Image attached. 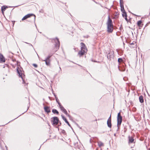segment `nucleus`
<instances>
[{
	"mask_svg": "<svg viewBox=\"0 0 150 150\" xmlns=\"http://www.w3.org/2000/svg\"><path fill=\"white\" fill-rule=\"evenodd\" d=\"M81 50L79 52L77 56L79 57L82 56L83 55L86 54L87 51V49L85 45L83 42L81 43Z\"/></svg>",
	"mask_w": 150,
	"mask_h": 150,
	"instance_id": "obj_1",
	"label": "nucleus"
},
{
	"mask_svg": "<svg viewBox=\"0 0 150 150\" xmlns=\"http://www.w3.org/2000/svg\"><path fill=\"white\" fill-rule=\"evenodd\" d=\"M107 31L109 33H112L113 30L112 21L110 16L108 17V20L107 23Z\"/></svg>",
	"mask_w": 150,
	"mask_h": 150,
	"instance_id": "obj_2",
	"label": "nucleus"
},
{
	"mask_svg": "<svg viewBox=\"0 0 150 150\" xmlns=\"http://www.w3.org/2000/svg\"><path fill=\"white\" fill-rule=\"evenodd\" d=\"M55 42V51H57L59 48L60 45V42L59 39L57 38L54 39L52 40Z\"/></svg>",
	"mask_w": 150,
	"mask_h": 150,
	"instance_id": "obj_3",
	"label": "nucleus"
},
{
	"mask_svg": "<svg viewBox=\"0 0 150 150\" xmlns=\"http://www.w3.org/2000/svg\"><path fill=\"white\" fill-rule=\"evenodd\" d=\"M122 117L120 115V112H119L118 113L117 116V125L118 126L119 125H120L122 123Z\"/></svg>",
	"mask_w": 150,
	"mask_h": 150,
	"instance_id": "obj_4",
	"label": "nucleus"
},
{
	"mask_svg": "<svg viewBox=\"0 0 150 150\" xmlns=\"http://www.w3.org/2000/svg\"><path fill=\"white\" fill-rule=\"evenodd\" d=\"M51 119H52L51 121L52 123V125H56L58 124L59 120L57 117H53Z\"/></svg>",
	"mask_w": 150,
	"mask_h": 150,
	"instance_id": "obj_5",
	"label": "nucleus"
},
{
	"mask_svg": "<svg viewBox=\"0 0 150 150\" xmlns=\"http://www.w3.org/2000/svg\"><path fill=\"white\" fill-rule=\"evenodd\" d=\"M17 71L20 77H21L22 79V75L23 73V69L21 68L18 67L17 69Z\"/></svg>",
	"mask_w": 150,
	"mask_h": 150,
	"instance_id": "obj_6",
	"label": "nucleus"
},
{
	"mask_svg": "<svg viewBox=\"0 0 150 150\" xmlns=\"http://www.w3.org/2000/svg\"><path fill=\"white\" fill-rule=\"evenodd\" d=\"M128 143L129 144H131L135 143L133 137L129 136L128 137Z\"/></svg>",
	"mask_w": 150,
	"mask_h": 150,
	"instance_id": "obj_7",
	"label": "nucleus"
},
{
	"mask_svg": "<svg viewBox=\"0 0 150 150\" xmlns=\"http://www.w3.org/2000/svg\"><path fill=\"white\" fill-rule=\"evenodd\" d=\"M5 59L3 55L0 53V62H5Z\"/></svg>",
	"mask_w": 150,
	"mask_h": 150,
	"instance_id": "obj_8",
	"label": "nucleus"
},
{
	"mask_svg": "<svg viewBox=\"0 0 150 150\" xmlns=\"http://www.w3.org/2000/svg\"><path fill=\"white\" fill-rule=\"evenodd\" d=\"M60 106L61 108H60L61 110L66 115H68V113L66 109L62 106L60 105Z\"/></svg>",
	"mask_w": 150,
	"mask_h": 150,
	"instance_id": "obj_9",
	"label": "nucleus"
},
{
	"mask_svg": "<svg viewBox=\"0 0 150 150\" xmlns=\"http://www.w3.org/2000/svg\"><path fill=\"white\" fill-rule=\"evenodd\" d=\"M120 5L121 7V10L122 12V13H125L126 12L124 8L123 4H120Z\"/></svg>",
	"mask_w": 150,
	"mask_h": 150,
	"instance_id": "obj_10",
	"label": "nucleus"
},
{
	"mask_svg": "<svg viewBox=\"0 0 150 150\" xmlns=\"http://www.w3.org/2000/svg\"><path fill=\"white\" fill-rule=\"evenodd\" d=\"M44 110L46 112L48 113L50 112V110L49 107H44Z\"/></svg>",
	"mask_w": 150,
	"mask_h": 150,
	"instance_id": "obj_11",
	"label": "nucleus"
},
{
	"mask_svg": "<svg viewBox=\"0 0 150 150\" xmlns=\"http://www.w3.org/2000/svg\"><path fill=\"white\" fill-rule=\"evenodd\" d=\"M62 117L63 120H64L65 122L67 123L69 125V123L68 122L66 118L63 115H62Z\"/></svg>",
	"mask_w": 150,
	"mask_h": 150,
	"instance_id": "obj_12",
	"label": "nucleus"
},
{
	"mask_svg": "<svg viewBox=\"0 0 150 150\" xmlns=\"http://www.w3.org/2000/svg\"><path fill=\"white\" fill-rule=\"evenodd\" d=\"M7 8V6H3L1 7V10L3 14H4V11H5Z\"/></svg>",
	"mask_w": 150,
	"mask_h": 150,
	"instance_id": "obj_13",
	"label": "nucleus"
},
{
	"mask_svg": "<svg viewBox=\"0 0 150 150\" xmlns=\"http://www.w3.org/2000/svg\"><path fill=\"white\" fill-rule=\"evenodd\" d=\"M107 124L108 127L111 128V121L107 120Z\"/></svg>",
	"mask_w": 150,
	"mask_h": 150,
	"instance_id": "obj_14",
	"label": "nucleus"
},
{
	"mask_svg": "<svg viewBox=\"0 0 150 150\" xmlns=\"http://www.w3.org/2000/svg\"><path fill=\"white\" fill-rule=\"evenodd\" d=\"M139 101L141 103H143L144 100L143 99V97L142 96H140L139 97Z\"/></svg>",
	"mask_w": 150,
	"mask_h": 150,
	"instance_id": "obj_15",
	"label": "nucleus"
},
{
	"mask_svg": "<svg viewBox=\"0 0 150 150\" xmlns=\"http://www.w3.org/2000/svg\"><path fill=\"white\" fill-rule=\"evenodd\" d=\"M142 23V22L141 21H139L137 22V24L138 26L139 27H142V25H141Z\"/></svg>",
	"mask_w": 150,
	"mask_h": 150,
	"instance_id": "obj_16",
	"label": "nucleus"
},
{
	"mask_svg": "<svg viewBox=\"0 0 150 150\" xmlns=\"http://www.w3.org/2000/svg\"><path fill=\"white\" fill-rule=\"evenodd\" d=\"M43 61H45V62L46 64L47 65H49L50 64V60H43Z\"/></svg>",
	"mask_w": 150,
	"mask_h": 150,
	"instance_id": "obj_17",
	"label": "nucleus"
},
{
	"mask_svg": "<svg viewBox=\"0 0 150 150\" xmlns=\"http://www.w3.org/2000/svg\"><path fill=\"white\" fill-rule=\"evenodd\" d=\"M98 144L99 147L103 146H104L103 144L101 142H98Z\"/></svg>",
	"mask_w": 150,
	"mask_h": 150,
	"instance_id": "obj_18",
	"label": "nucleus"
},
{
	"mask_svg": "<svg viewBox=\"0 0 150 150\" xmlns=\"http://www.w3.org/2000/svg\"><path fill=\"white\" fill-rule=\"evenodd\" d=\"M52 112L54 113H57V114H59L58 112L55 109H53L52 110Z\"/></svg>",
	"mask_w": 150,
	"mask_h": 150,
	"instance_id": "obj_19",
	"label": "nucleus"
},
{
	"mask_svg": "<svg viewBox=\"0 0 150 150\" xmlns=\"http://www.w3.org/2000/svg\"><path fill=\"white\" fill-rule=\"evenodd\" d=\"M130 46L131 48L134 47V43H129Z\"/></svg>",
	"mask_w": 150,
	"mask_h": 150,
	"instance_id": "obj_20",
	"label": "nucleus"
},
{
	"mask_svg": "<svg viewBox=\"0 0 150 150\" xmlns=\"http://www.w3.org/2000/svg\"><path fill=\"white\" fill-rule=\"evenodd\" d=\"M122 16L123 17H127V15L126 13L125 12V13H122Z\"/></svg>",
	"mask_w": 150,
	"mask_h": 150,
	"instance_id": "obj_21",
	"label": "nucleus"
},
{
	"mask_svg": "<svg viewBox=\"0 0 150 150\" xmlns=\"http://www.w3.org/2000/svg\"><path fill=\"white\" fill-rule=\"evenodd\" d=\"M123 61V60L122 58H119L118 59V62L119 63H120L122 62Z\"/></svg>",
	"mask_w": 150,
	"mask_h": 150,
	"instance_id": "obj_22",
	"label": "nucleus"
},
{
	"mask_svg": "<svg viewBox=\"0 0 150 150\" xmlns=\"http://www.w3.org/2000/svg\"><path fill=\"white\" fill-rule=\"evenodd\" d=\"M33 14H28L26 15V16L27 17V18L30 17L31 16H33Z\"/></svg>",
	"mask_w": 150,
	"mask_h": 150,
	"instance_id": "obj_23",
	"label": "nucleus"
},
{
	"mask_svg": "<svg viewBox=\"0 0 150 150\" xmlns=\"http://www.w3.org/2000/svg\"><path fill=\"white\" fill-rule=\"evenodd\" d=\"M51 56L52 55L48 56L47 57L45 60H50V58Z\"/></svg>",
	"mask_w": 150,
	"mask_h": 150,
	"instance_id": "obj_24",
	"label": "nucleus"
},
{
	"mask_svg": "<svg viewBox=\"0 0 150 150\" xmlns=\"http://www.w3.org/2000/svg\"><path fill=\"white\" fill-rule=\"evenodd\" d=\"M27 18V17L26 16H25L22 18V20L23 21V20L26 19Z\"/></svg>",
	"mask_w": 150,
	"mask_h": 150,
	"instance_id": "obj_25",
	"label": "nucleus"
},
{
	"mask_svg": "<svg viewBox=\"0 0 150 150\" xmlns=\"http://www.w3.org/2000/svg\"><path fill=\"white\" fill-rule=\"evenodd\" d=\"M33 65L34 67L35 68H37L38 67V65L36 64H33Z\"/></svg>",
	"mask_w": 150,
	"mask_h": 150,
	"instance_id": "obj_26",
	"label": "nucleus"
},
{
	"mask_svg": "<svg viewBox=\"0 0 150 150\" xmlns=\"http://www.w3.org/2000/svg\"><path fill=\"white\" fill-rule=\"evenodd\" d=\"M120 4H123V0H120Z\"/></svg>",
	"mask_w": 150,
	"mask_h": 150,
	"instance_id": "obj_27",
	"label": "nucleus"
},
{
	"mask_svg": "<svg viewBox=\"0 0 150 150\" xmlns=\"http://www.w3.org/2000/svg\"><path fill=\"white\" fill-rule=\"evenodd\" d=\"M108 121H111V115H110L109 117L108 118Z\"/></svg>",
	"mask_w": 150,
	"mask_h": 150,
	"instance_id": "obj_28",
	"label": "nucleus"
},
{
	"mask_svg": "<svg viewBox=\"0 0 150 150\" xmlns=\"http://www.w3.org/2000/svg\"><path fill=\"white\" fill-rule=\"evenodd\" d=\"M58 104L59 105V107L60 108H61V106H62V105H61V104L59 102H58Z\"/></svg>",
	"mask_w": 150,
	"mask_h": 150,
	"instance_id": "obj_29",
	"label": "nucleus"
},
{
	"mask_svg": "<svg viewBox=\"0 0 150 150\" xmlns=\"http://www.w3.org/2000/svg\"><path fill=\"white\" fill-rule=\"evenodd\" d=\"M125 19L127 21L128 20H127V17H125Z\"/></svg>",
	"mask_w": 150,
	"mask_h": 150,
	"instance_id": "obj_30",
	"label": "nucleus"
},
{
	"mask_svg": "<svg viewBox=\"0 0 150 150\" xmlns=\"http://www.w3.org/2000/svg\"><path fill=\"white\" fill-rule=\"evenodd\" d=\"M107 58L108 59H110V58H109L108 55L107 56Z\"/></svg>",
	"mask_w": 150,
	"mask_h": 150,
	"instance_id": "obj_31",
	"label": "nucleus"
},
{
	"mask_svg": "<svg viewBox=\"0 0 150 150\" xmlns=\"http://www.w3.org/2000/svg\"><path fill=\"white\" fill-rule=\"evenodd\" d=\"M118 69H119V70L120 71H121V70H120V68H119V67L118 66Z\"/></svg>",
	"mask_w": 150,
	"mask_h": 150,
	"instance_id": "obj_32",
	"label": "nucleus"
},
{
	"mask_svg": "<svg viewBox=\"0 0 150 150\" xmlns=\"http://www.w3.org/2000/svg\"><path fill=\"white\" fill-rule=\"evenodd\" d=\"M34 16H35V18H34V19H35V15H34Z\"/></svg>",
	"mask_w": 150,
	"mask_h": 150,
	"instance_id": "obj_33",
	"label": "nucleus"
},
{
	"mask_svg": "<svg viewBox=\"0 0 150 150\" xmlns=\"http://www.w3.org/2000/svg\"><path fill=\"white\" fill-rule=\"evenodd\" d=\"M133 14L134 15H135V16H136V15H135V14Z\"/></svg>",
	"mask_w": 150,
	"mask_h": 150,
	"instance_id": "obj_34",
	"label": "nucleus"
},
{
	"mask_svg": "<svg viewBox=\"0 0 150 150\" xmlns=\"http://www.w3.org/2000/svg\"><path fill=\"white\" fill-rule=\"evenodd\" d=\"M54 96H56L55 95H54Z\"/></svg>",
	"mask_w": 150,
	"mask_h": 150,
	"instance_id": "obj_35",
	"label": "nucleus"
},
{
	"mask_svg": "<svg viewBox=\"0 0 150 150\" xmlns=\"http://www.w3.org/2000/svg\"><path fill=\"white\" fill-rule=\"evenodd\" d=\"M54 96H56L55 95H54Z\"/></svg>",
	"mask_w": 150,
	"mask_h": 150,
	"instance_id": "obj_36",
	"label": "nucleus"
},
{
	"mask_svg": "<svg viewBox=\"0 0 150 150\" xmlns=\"http://www.w3.org/2000/svg\"><path fill=\"white\" fill-rule=\"evenodd\" d=\"M54 96H56L55 95H54Z\"/></svg>",
	"mask_w": 150,
	"mask_h": 150,
	"instance_id": "obj_37",
	"label": "nucleus"
},
{
	"mask_svg": "<svg viewBox=\"0 0 150 150\" xmlns=\"http://www.w3.org/2000/svg\"><path fill=\"white\" fill-rule=\"evenodd\" d=\"M30 45L31 46H32V45L31 44H30Z\"/></svg>",
	"mask_w": 150,
	"mask_h": 150,
	"instance_id": "obj_38",
	"label": "nucleus"
}]
</instances>
